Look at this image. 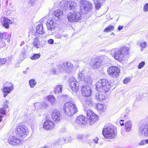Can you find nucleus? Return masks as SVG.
I'll use <instances>...</instances> for the list:
<instances>
[{
  "label": "nucleus",
  "instance_id": "1",
  "mask_svg": "<svg viewBox=\"0 0 148 148\" xmlns=\"http://www.w3.org/2000/svg\"><path fill=\"white\" fill-rule=\"evenodd\" d=\"M73 65L69 62H67L58 64L54 66L52 70L53 74H58L60 73H68L71 72L73 69Z\"/></svg>",
  "mask_w": 148,
  "mask_h": 148
},
{
  "label": "nucleus",
  "instance_id": "2",
  "mask_svg": "<svg viewBox=\"0 0 148 148\" xmlns=\"http://www.w3.org/2000/svg\"><path fill=\"white\" fill-rule=\"evenodd\" d=\"M63 111L66 114L69 116H73L78 111L74 99H71L65 103L63 106Z\"/></svg>",
  "mask_w": 148,
  "mask_h": 148
},
{
  "label": "nucleus",
  "instance_id": "3",
  "mask_svg": "<svg viewBox=\"0 0 148 148\" xmlns=\"http://www.w3.org/2000/svg\"><path fill=\"white\" fill-rule=\"evenodd\" d=\"M96 88L98 91L106 92L108 91L110 87V84L108 80L105 79L99 80L97 82Z\"/></svg>",
  "mask_w": 148,
  "mask_h": 148
},
{
  "label": "nucleus",
  "instance_id": "4",
  "mask_svg": "<svg viewBox=\"0 0 148 148\" xmlns=\"http://www.w3.org/2000/svg\"><path fill=\"white\" fill-rule=\"evenodd\" d=\"M102 133L105 138L109 139L113 138L115 136L114 127L110 124L105 126L103 130Z\"/></svg>",
  "mask_w": 148,
  "mask_h": 148
},
{
  "label": "nucleus",
  "instance_id": "5",
  "mask_svg": "<svg viewBox=\"0 0 148 148\" xmlns=\"http://www.w3.org/2000/svg\"><path fill=\"white\" fill-rule=\"evenodd\" d=\"M16 133L18 137H25L28 133L27 127L23 123H20L15 128Z\"/></svg>",
  "mask_w": 148,
  "mask_h": 148
},
{
  "label": "nucleus",
  "instance_id": "6",
  "mask_svg": "<svg viewBox=\"0 0 148 148\" xmlns=\"http://www.w3.org/2000/svg\"><path fill=\"white\" fill-rule=\"evenodd\" d=\"M67 18L69 21L76 22L82 19V16L81 12H73L68 14Z\"/></svg>",
  "mask_w": 148,
  "mask_h": 148
},
{
  "label": "nucleus",
  "instance_id": "7",
  "mask_svg": "<svg viewBox=\"0 0 148 148\" xmlns=\"http://www.w3.org/2000/svg\"><path fill=\"white\" fill-rule=\"evenodd\" d=\"M107 73L110 77L116 78L120 74V68L117 66H112L108 69Z\"/></svg>",
  "mask_w": 148,
  "mask_h": 148
},
{
  "label": "nucleus",
  "instance_id": "8",
  "mask_svg": "<svg viewBox=\"0 0 148 148\" xmlns=\"http://www.w3.org/2000/svg\"><path fill=\"white\" fill-rule=\"evenodd\" d=\"M87 120L88 119L83 115L77 116L76 119L74 126L78 128L81 125L85 124L87 122Z\"/></svg>",
  "mask_w": 148,
  "mask_h": 148
},
{
  "label": "nucleus",
  "instance_id": "9",
  "mask_svg": "<svg viewBox=\"0 0 148 148\" xmlns=\"http://www.w3.org/2000/svg\"><path fill=\"white\" fill-rule=\"evenodd\" d=\"M13 21L5 16H2L0 18V21L2 27L6 29H9L10 25L12 24Z\"/></svg>",
  "mask_w": 148,
  "mask_h": 148
},
{
  "label": "nucleus",
  "instance_id": "10",
  "mask_svg": "<svg viewBox=\"0 0 148 148\" xmlns=\"http://www.w3.org/2000/svg\"><path fill=\"white\" fill-rule=\"evenodd\" d=\"M8 140L10 144L14 145L19 146L22 143V140L20 139L11 135H10Z\"/></svg>",
  "mask_w": 148,
  "mask_h": 148
},
{
  "label": "nucleus",
  "instance_id": "11",
  "mask_svg": "<svg viewBox=\"0 0 148 148\" xmlns=\"http://www.w3.org/2000/svg\"><path fill=\"white\" fill-rule=\"evenodd\" d=\"M87 116L88 122H89L90 124H93L98 119L97 115L90 110L88 111L87 113Z\"/></svg>",
  "mask_w": 148,
  "mask_h": 148
},
{
  "label": "nucleus",
  "instance_id": "12",
  "mask_svg": "<svg viewBox=\"0 0 148 148\" xmlns=\"http://www.w3.org/2000/svg\"><path fill=\"white\" fill-rule=\"evenodd\" d=\"M102 63V60L99 58L92 59L90 62L91 66L96 69L101 66Z\"/></svg>",
  "mask_w": 148,
  "mask_h": 148
},
{
  "label": "nucleus",
  "instance_id": "13",
  "mask_svg": "<svg viewBox=\"0 0 148 148\" xmlns=\"http://www.w3.org/2000/svg\"><path fill=\"white\" fill-rule=\"evenodd\" d=\"M138 134L141 136H148V124L140 127L138 131Z\"/></svg>",
  "mask_w": 148,
  "mask_h": 148
},
{
  "label": "nucleus",
  "instance_id": "14",
  "mask_svg": "<svg viewBox=\"0 0 148 148\" xmlns=\"http://www.w3.org/2000/svg\"><path fill=\"white\" fill-rule=\"evenodd\" d=\"M112 53L114 54V58L119 61L122 60L123 57V54L121 52L119 49L116 48L111 50Z\"/></svg>",
  "mask_w": 148,
  "mask_h": 148
},
{
  "label": "nucleus",
  "instance_id": "15",
  "mask_svg": "<svg viewBox=\"0 0 148 148\" xmlns=\"http://www.w3.org/2000/svg\"><path fill=\"white\" fill-rule=\"evenodd\" d=\"M52 119L56 122H58L61 119L60 112L57 110H54L51 114Z\"/></svg>",
  "mask_w": 148,
  "mask_h": 148
},
{
  "label": "nucleus",
  "instance_id": "16",
  "mask_svg": "<svg viewBox=\"0 0 148 148\" xmlns=\"http://www.w3.org/2000/svg\"><path fill=\"white\" fill-rule=\"evenodd\" d=\"M81 93L84 96H90L91 94L90 88L87 85H83L82 86Z\"/></svg>",
  "mask_w": 148,
  "mask_h": 148
},
{
  "label": "nucleus",
  "instance_id": "17",
  "mask_svg": "<svg viewBox=\"0 0 148 148\" xmlns=\"http://www.w3.org/2000/svg\"><path fill=\"white\" fill-rule=\"evenodd\" d=\"M46 19V17L42 18L38 22V33L39 34H42L44 33L43 31V23Z\"/></svg>",
  "mask_w": 148,
  "mask_h": 148
},
{
  "label": "nucleus",
  "instance_id": "18",
  "mask_svg": "<svg viewBox=\"0 0 148 148\" xmlns=\"http://www.w3.org/2000/svg\"><path fill=\"white\" fill-rule=\"evenodd\" d=\"M55 126L54 123L51 121L47 120L43 124V127L46 130L52 129Z\"/></svg>",
  "mask_w": 148,
  "mask_h": 148
},
{
  "label": "nucleus",
  "instance_id": "19",
  "mask_svg": "<svg viewBox=\"0 0 148 148\" xmlns=\"http://www.w3.org/2000/svg\"><path fill=\"white\" fill-rule=\"evenodd\" d=\"M14 88H9L8 86H5V85L4 84L3 88L1 89V90L3 93V97H5L14 90Z\"/></svg>",
  "mask_w": 148,
  "mask_h": 148
},
{
  "label": "nucleus",
  "instance_id": "20",
  "mask_svg": "<svg viewBox=\"0 0 148 148\" xmlns=\"http://www.w3.org/2000/svg\"><path fill=\"white\" fill-rule=\"evenodd\" d=\"M92 4L91 3L85 0L82 1L81 3L80 9H92Z\"/></svg>",
  "mask_w": 148,
  "mask_h": 148
},
{
  "label": "nucleus",
  "instance_id": "21",
  "mask_svg": "<svg viewBox=\"0 0 148 148\" xmlns=\"http://www.w3.org/2000/svg\"><path fill=\"white\" fill-rule=\"evenodd\" d=\"M28 47H29V45H27L24 47L23 49L21 50V53L20 55V58L21 60H18V63H21L22 61L27 57L26 54V49Z\"/></svg>",
  "mask_w": 148,
  "mask_h": 148
},
{
  "label": "nucleus",
  "instance_id": "22",
  "mask_svg": "<svg viewBox=\"0 0 148 148\" xmlns=\"http://www.w3.org/2000/svg\"><path fill=\"white\" fill-rule=\"evenodd\" d=\"M46 99L51 105H54L56 103L55 97L53 95H48Z\"/></svg>",
  "mask_w": 148,
  "mask_h": 148
},
{
  "label": "nucleus",
  "instance_id": "23",
  "mask_svg": "<svg viewBox=\"0 0 148 148\" xmlns=\"http://www.w3.org/2000/svg\"><path fill=\"white\" fill-rule=\"evenodd\" d=\"M79 84L78 82L72 83L70 84V87L72 90L75 92H77L78 90Z\"/></svg>",
  "mask_w": 148,
  "mask_h": 148
},
{
  "label": "nucleus",
  "instance_id": "24",
  "mask_svg": "<svg viewBox=\"0 0 148 148\" xmlns=\"http://www.w3.org/2000/svg\"><path fill=\"white\" fill-rule=\"evenodd\" d=\"M92 81V80L91 77L90 76L86 75L84 76L83 80L81 82V83L83 84V83L87 84L88 83V84H90L91 83Z\"/></svg>",
  "mask_w": 148,
  "mask_h": 148
},
{
  "label": "nucleus",
  "instance_id": "25",
  "mask_svg": "<svg viewBox=\"0 0 148 148\" xmlns=\"http://www.w3.org/2000/svg\"><path fill=\"white\" fill-rule=\"evenodd\" d=\"M132 126V123L130 121H127L125 123V131L127 132L130 131L131 129Z\"/></svg>",
  "mask_w": 148,
  "mask_h": 148
},
{
  "label": "nucleus",
  "instance_id": "26",
  "mask_svg": "<svg viewBox=\"0 0 148 148\" xmlns=\"http://www.w3.org/2000/svg\"><path fill=\"white\" fill-rule=\"evenodd\" d=\"M67 9L70 8V9H75L76 4L74 1H67Z\"/></svg>",
  "mask_w": 148,
  "mask_h": 148
},
{
  "label": "nucleus",
  "instance_id": "27",
  "mask_svg": "<svg viewBox=\"0 0 148 148\" xmlns=\"http://www.w3.org/2000/svg\"><path fill=\"white\" fill-rule=\"evenodd\" d=\"M47 28L51 31L54 29L55 25L53 21L51 20L47 21Z\"/></svg>",
  "mask_w": 148,
  "mask_h": 148
},
{
  "label": "nucleus",
  "instance_id": "28",
  "mask_svg": "<svg viewBox=\"0 0 148 148\" xmlns=\"http://www.w3.org/2000/svg\"><path fill=\"white\" fill-rule=\"evenodd\" d=\"M67 1H63L60 2L59 6L62 9H67Z\"/></svg>",
  "mask_w": 148,
  "mask_h": 148
},
{
  "label": "nucleus",
  "instance_id": "29",
  "mask_svg": "<svg viewBox=\"0 0 148 148\" xmlns=\"http://www.w3.org/2000/svg\"><path fill=\"white\" fill-rule=\"evenodd\" d=\"M96 108L101 112H103L105 110L106 106L104 104L98 103L97 104Z\"/></svg>",
  "mask_w": 148,
  "mask_h": 148
},
{
  "label": "nucleus",
  "instance_id": "30",
  "mask_svg": "<svg viewBox=\"0 0 148 148\" xmlns=\"http://www.w3.org/2000/svg\"><path fill=\"white\" fill-rule=\"evenodd\" d=\"M63 12L62 10H56L54 12L55 15L59 18H60L63 16Z\"/></svg>",
  "mask_w": 148,
  "mask_h": 148
},
{
  "label": "nucleus",
  "instance_id": "31",
  "mask_svg": "<svg viewBox=\"0 0 148 148\" xmlns=\"http://www.w3.org/2000/svg\"><path fill=\"white\" fill-rule=\"evenodd\" d=\"M62 86L61 85H58L56 86L54 89V93L55 94H57L61 92L62 90Z\"/></svg>",
  "mask_w": 148,
  "mask_h": 148
},
{
  "label": "nucleus",
  "instance_id": "32",
  "mask_svg": "<svg viewBox=\"0 0 148 148\" xmlns=\"http://www.w3.org/2000/svg\"><path fill=\"white\" fill-rule=\"evenodd\" d=\"M36 84L37 82L34 79H31L29 81V84L31 88H33Z\"/></svg>",
  "mask_w": 148,
  "mask_h": 148
},
{
  "label": "nucleus",
  "instance_id": "33",
  "mask_svg": "<svg viewBox=\"0 0 148 148\" xmlns=\"http://www.w3.org/2000/svg\"><path fill=\"white\" fill-rule=\"evenodd\" d=\"M84 70H82L81 71L79 72L78 74V79L79 81L80 82H82L83 81V79L84 78V76H85L84 75Z\"/></svg>",
  "mask_w": 148,
  "mask_h": 148
},
{
  "label": "nucleus",
  "instance_id": "34",
  "mask_svg": "<svg viewBox=\"0 0 148 148\" xmlns=\"http://www.w3.org/2000/svg\"><path fill=\"white\" fill-rule=\"evenodd\" d=\"M94 2L96 9H99L102 5V3L99 0H95Z\"/></svg>",
  "mask_w": 148,
  "mask_h": 148
},
{
  "label": "nucleus",
  "instance_id": "35",
  "mask_svg": "<svg viewBox=\"0 0 148 148\" xmlns=\"http://www.w3.org/2000/svg\"><path fill=\"white\" fill-rule=\"evenodd\" d=\"M8 33L6 32H0V41H2L6 38Z\"/></svg>",
  "mask_w": 148,
  "mask_h": 148
},
{
  "label": "nucleus",
  "instance_id": "36",
  "mask_svg": "<svg viewBox=\"0 0 148 148\" xmlns=\"http://www.w3.org/2000/svg\"><path fill=\"white\" fill-rule=\"evenodd\" d=\"M105 97L104 95L102 94H99V93L98 94L96 97V99L97 101H102L104 99Z\"/></svg>",
  "mask_w": 148,
  "mask_h": 148
},
{
  "label": "nucleus",
  "instance_id": "37",
  "mask_svg": "<svg viewBox=\"0 0 148 148\" xmlns=\"http://www.w3.org/2000/svg\"><path fill=\"white\" fill-rule=\"evenodd\" d=\"M6 109L2 108H0V116L4 117L6 114Z\"/></svg>",
  "mask_w": 148,
  "mask_h": 148
},
{
  "label": "nucleus",
  "instance_id": "38",
  "mask_svg": "<svg viewBox=\"0 0 148 148\" xmlns=\"http://www.w3.org/2000/svg\"><path fill=\"white\" fill-rule=\"evenodd\" d=\"M114 29V27L113 26L109 25L104 30V31L105 32H108L109 31H112Z\"/></svg>",
  "mask_w": 148,
  "mask_h": 148
},
{
  "label": "nucleus",
  "instance_id": "39",
  "mask_svg": "<svg viewBox=\"0 0 148 148\" xmlns=\"http://www.w3.org/2000/svg\"><path fill=\"white\" fill-rule=\"evenodd\" d=\"M85 103L86 104L89 105V106H91L92 105V102L89 98H86L85 99Z\"/></svg>",
  "mask_w": 148,
  "mask_h": 148
},
{
  "label": "nucleus",
  "instance_id": "40",
  "mask_svg": "<svg viewBox=\"0 0 148 148\" xmlns=\"http://www.w3.org/2000/svg\"><path fill=\"white\" fill-rule=\"evenodd\" d=\"M119 49L123 55L124 54H127L128 53V50H129V49L127 47H123L120 48Z\"/></svg>",
  "mask_w": 148,
  "mask_h": 148
},
{
  "label": "nucleus",
  "instance_id": "41",
  "mask_svg": "<svg viewBox=\"0 0 148 148\" xmlns=\"http://www.w3.org/2000/svg\"><path fill=\"white\" fill-rule=\"evenodd\" d=\"M66 140V139L64 137H62L59 138L56 140L57 143L59 144H62L64 143Z\"/></svg>",
  "mask_w": 148,
  "mask_h": 148
},
{
  "label": "nucleus",
  "instance_id": "42",
  "mask_svg": "<svg viewBox=\"0 0 148 148\" xmlns=\"http://www.w3.org/2000/svg\"><path fill=\"white\" fill-rule=\"evenodd\" d=\"M38 106L39 108L40 109H41L44 107L45 108L48 107L49 104L48 103H45V102H42L41 103H39Z\"/></svg>",
  "mask_w": 148,
  "mask_h": 148
},
{
  "label": "nucleus",
  "instance_id": "43",
  "mask_svg": "<svg viewBox=\"0 0 148 148\" xmlns=\"http://www.w3.org/2000/svg\"><path fill=\"white\" fill-rule=\"evenodd\" d=\"M7 61L5 58H0V66L4 64Z\"/></svg>",
  "mask_w": 148,
  "mask_h": 148
},
{
  "label": "nucleus",
  "instance_id": "44",
  "mask_svg": "<svg viewBox=\"0 0 148 148\" xmlns=\"http://www.w3.org/2000/svg\"><path fill=\"white\" fill-rule=\"evenodd\" d=\"M9 103V101L8 100H6L3 103V108L5 109L8 108V104Z\"/></svg>",
  "mask_w": 148,
  "mask_h": 148
},
{
  "label": "nucleus",
  "instance_id": "45",
  "mask_svg": "<svg viewBox=\"0 0 148 148\" xmlns=\"http://www.w3.org/2000/svg\"><path fill=\"white\" fill-rule=\"evenodd\" d=\"M5 85V86H8L9 88H14V85L11 82H7Z\"/></svg>",
  "mask_w": 148,
  "mask_h": 148
},
{
  "label": "nucleus",
  "instance_id": "46",
  "mask_svg": "<svg viewBox=\"0 0 148 148\" xmlns=\"http://www.w3.org/2000/svg\"><path fill=\"white\" fill-rule=\"evenodd\" d=\"M11 37V34H8L7 35V36L6 37V38H5L4 40H7V41L9 43L10 42V38Z\"/></svg>",
  "mask_w": 148,
  "mask_h": 148
},
{
  "label": "nucleus",
  "instance_id": "47",
  "mask_svg": "<svg viewBox=\"0 0 148 148\" xmlns=\"http://www.w3.org/2000/svg\"><path fill=\"white\" fill-rule=\"evenodd\" d=\"M69 82L70 83V84L71 83H76V82H77L76 79L75 78L73 77H71L69 78Z\"/></svg>",
  "mask_w": 148,
  "mask_h": 148
},
{
  "label": "nucleus",
  "instance_id": "48",
  "mask_svg": "<svg viewBox=\"0 0 148 148\" xmlns=\"http://www.w3.org/2000/svg\"><path fill=\"white\" fill-rule=\"evenodd\" d=\"M33 45L34 47L37 48V36H36L34 38L33 42Z\"/></svg>",
  "mask_w": 148,
  "mask_h": 148
},
{
  "label": "nucleus",
  "instance_id": "49",
  "mask_svg": "<svg viewBox=\"0 0 148 148\" xmlns=\"http://www.w3.org/2000/svg\"><path fill=\"white\" fill-rule=\"evenodd\" d=\"M131 81V79L130 78H126L123 81V83L125 84H127L128 82H129Z\"/></svg>",
  "mask_w": 148,
  "mask_h": 148
},
{
  "label": "nucleus",
  "instance_id": "50",
  "mask_svg": "<svg viewBox=\"0 0 148 148\" xmlns=\"http://www.w3.org/2000/svg\"><path fill=\"white\" fill-rule=\"evenodd\" d=\"M145 62L144 61L140 63L139 64L138 66V68L139 69H141L145 65Z\"/></svg>",
  "mask_w": 148,
  "mask_h": 148
},
{
  "label": "nucleus",
  "instance_id": "51",
  "mask_svg": "<svg viewBox=\"0 0 148 148\" xmlns=\"http://www.w3.org/2000/svg\"><path fill=\"white\" fill-rule=\"evenodd\" d=\"M0 47L1 48H3L5 47L6 45V44L5 42L3 40L2 41H0Z\"/></svg>",
  "mask_w": 148,
  "mask_h": 148
},
{
  "label": "nucleus",
  "instance_id": "52",
  "mask_svg": "<svg viewBox=\"0 0 148 148\" xmlns=\"http://www.w3.org/2000/svg\"><path fill=\"white\" fill-rule=\"evenodd\" d=\"M30 59L32 60H35L37 59V53H34L30 57Z\"/></svg>",
  "mask_w": 148,
  "mask_h": 148
},
{
  "label": "nucleus",
  "instance_id": "53",
  "mask_svg": "<svg viewBox=\"0 0 148 148\" xmlns=\"http://www.w3.org/2000/svg\"><path fill=\"white\" fill-rule=\"evenodd\" d=\"M146 143L145 140H141L138 143L139 145H145Z\"/></svg>",
  "mask_w": 148,
  "mask_h": 148
},
{
  "label": "nucleus",
  "instance_id": "54",
  "mask_svg": "<svg viewBox=\"0 0 148 148\" xmlns=\"http://www.w3.org/2000/svg\"><path fill=\"white\" fill-rule=\"evenodd\" d=\"M54 36L55 38H60L62 37V35L58 33H57L55 34Z\"/></svg>",
  "mask_w": 148,
  "mask_h": 148
},
{
  "label": "nucleus",
  "instance_id": "55",
  "mask_svg": "<svg viewBox=\"0 0 148 148\" xmlns=\"http://www.w3.org/2000/svg\"><path fill=\"white\" fill-rule=\"evenodd\" d=\"M36 32H34L32 31V34L33 35L36 36L37 35V26H36Z\"/></svg>",
  "mask_w": 148,
  "mask_h": 148
},
{
  "label": "nucleus",
  "instance_id": "56",
  "mask_svg": "<svg viewBox=\"0 0 148 148\" xmlns=\"http://www.w3.org/2000/svg\"><path fill=\"white\" fill-rule=\"evenodd\" d=\"M48 42L49 44H53L54 43V40L52 39H49L48 40Z\"/></svg>",
  "mask_w": 148,
  "mask_h": 148
},
{
  "label": "nucleus",
  "instance_id": "57",
  "mask_svg": "<svg viewBox=\"0 0 148 148\" xmlns=\"http://www.w3.org/2000/svg\"><path fill=\"white\" fill-rule=\"evenodd\" d=\"M143 9H148V3H146L145 4Z\"/></svg>",
  "mask_w": 148,
  "mask_h": 148
},
{
  "label": "nucleus",
  "instance_id": "58",
  "mask_svg": "<svg viewBox=\"0 0 148 148\" xmlns=\"http://www.w3.org/2000/svg\"><path fill=\"white\" fill-rule=\"evenodd\" d=\"M83 138V135L82 134H79L77 136V138L78 139H81Z\"/></svg>",
  "mask_w": 148,
  "mask_h": 148
},
{
  "label": "nucleus",
  "instance_id": "59",
  "mask_svg": "<svg viewBox=\"0 0 148 148\" xmlns=\"http://www.w3.org/2000/svg\"><path fill=\"white\" fill-rule=\"evenodd\" d=\"M140 46L142 47L145 48L146 46V44L145 42L142 43L140 44Z\"/></svg>",
  "mask_w": 148,
  "mask_h": 148
},
{
  "label": "nucleus",
  "instance_id": "60",
  "mask_svg": "<svg viewBox=\"0 0 148 148\" xmlns=\"http://www.w3.org/2000/svg\"><path fill=\"white\" fill-rule=\"evenodd\" d=\"M98 139L97 137L95 138L94 139V142L96 143H98Z\"/></svg>",
  "mask_w": 148,
  "mask_h": 148
},
{
  "label": "nucleus",
  "instance_id": "61",
  "mask_svg": "<svg viewBox=\"0 0 148 148\" xmlns=\"http://www.w3.org/2000/svg\"><path fill=\"white\" fill-rule=\"evenodd\" d=\"M123 121H124L123 120H121L120 121V123L121 126H123L124 125V123L123 122Z\"/></svg>",
  "mask_w": 148,
  "mask_h": 148
},
{
  "label": "nucleus",
  "instance_id": "62",
  "mask_svg": "<svg viewBox=\"0 0 148 148\" xmlns=\"http://www.w3.org/2000/svg\"><path fill=\"white\" fill-rule=\"evenodd\" d=\"M37 97V95L36 94H34L31 97L33 99H35Z\"/></svg>",
  "mask_w": 148,
  "mask_h": 148
},
{
  "label": "nucleus",
  "instance_id": "63",
  "mask_svg": "<svg viewBox=\"0 0 148 148\" xmlns=\"http://www.w3.org/2000/svg\"><path fill=\"white\" fill-rule=\"evenodd\" d=\"M123 28V26H121L120 25L119 26L118 28V29L119 30H121Z\"/></svg>",
  "mask_w": 148,
  "mask_h": 148
},
{
  "label": "nucleus",
  "instance_id": "64",
  "mask_svg": "<svg viewBox=\"0 0 148 148\" xmlns=\"http://www.w3.org/2000/svg\"><path fill=\"white\" fill-rule=\"evenodd\" d=\"M25 42L24 41H22L21 42L20 44V46H22L24 44Z\"/></svg>",
  "mask_w": 148,
  "mask_h": 148
}]
</instances>
